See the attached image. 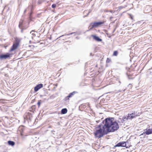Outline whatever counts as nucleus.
I'll use <instances>...</instances> for the list:
<instances>
[{
  "instance_id": "nucleus-1",
  "label": "nucleus",
  "mask_w": 152,
  "mask_h": 152,
  "mask_svg": "<svg viewBox=\"0 0 152 152\" xmlns=\"http://www.w3.org/2000/svg\"><path fill=\"white\" fill-rule=\"evenodd\" d=\"M104 124L102 128V124L101 123L98 125L96 129L99 128L94 132L95 137L99 138L102 137L104 135L107 134L110 132H112L108 118H106L102 122Z\"/></svg>"
},
{
  "instance_id": "nucleus-2",
  "label": "nucleus",
  "mask_w": 152,
  "mask_h": 152,
  "mask_svg": "<svg viewBox=\"0 0 152 152\" xmlns=\"http://www.w3.org/2000/svg\"><path fill=\"white\" fill-rule=\"evenodd\" d=\"M112 132H114L119 128V124L121 125L124 123L122 118H119L118 120H114V118L112 117L108 118Z\"/></svg>"
},
{
  "instance_id": "nucleus-3",
  "label": "nucleus",
  "mask_w": 152,
  "mask_h": 152,
  "mask_svg": "<svg viewBox=\"0 0 152 152\" xmlns=\"http://www.w3.org/2000/svg\"><path fill=\"white\" fill-rule=\"evenodd\" d=\"M29 25V23L27 21L23 20L22 19L20 20L19 22L18 27L20 29L21 33H24V31L28 27Z\"/></svg>"
},
{
  "instance_id": "nucleus-4",
  "label": "nucleus",
  "mask_w": 152,
  "mask_h": 152,
  "mask_svg": "<svg viewBox=\"0 0 152 152\" xmlns=\"http://www.w3.org/2000/svg\"><path fill=\"white\" fill-rule=\"evenodd\" d=\"M128 142L127 141L126 142L125 141H122L120 142L117 144L115 145L113 147V148H115L116 147H126V148H128L130 146L129 145H128Z\"/></svg>"
},
{
  "instance_id": "nucleus-5",
  "label": "nucleus",
  "mask_w": 152,
  "mask_h": 152,
  "mask_svg": "<svg viewBox=\"0 0 152 152\" xmlns=\"http://www.w3.org/2000/svg\"><path fill=\"white\" fill-rule=\"evenodd\" d=\"M20 42V40L19 39H15V42L13 43L11 49L9 50L10 52H11L15 50L18 47Z\"/></svg>"
},
{
  "instance_id": "nucleus-6",
  "label": "nucleus",
  "mask_w": 152,
  "mask_h": 152,
  "mask_svg": "<svg viewBox=\"0 0 152 152\" xmlns=\"http://www.w3.org/2000/svg\"><path fill=\"white\" fill-rule=\"evenodd\" d=\"M12 54L9 53H7L4 54H0V60H2L7 59H9L10 57H12Z\"/></svg>"
},
{
  "instance_id": "nucleus-7",
  "label": "nucleus",
  "mask_w": 152,
  "mask_h": 152,
  "mask_svg": "<svg viewBox=\"0 0 152 152\" xmlns=\"http://www.w3.org/2000/svg\"><path fill=\"white\" fill-rule=\"evenodd\" d=\"M144 132L141 134L140 136H143V138L145 137V134L148 135L152 134V128L151 129H146L144 130Z\"/></svg>"
},
{
  "instance_id": "nucleus-8",
  "label": "nucleus",
  "mask_w": 152,
  "mask_h": 152,
  "mask_svg": "<svg viewBox=\"0 0 152 152\" xmlns=\"http://www.w3.org/2000/svg\"><path fill=\"white\" fill-rule=\"evenodd\" d=\"M140 115V113H137V112H135L132 113L131 114H128V116L129 119L132 120L133 118L139 116Z\"/></svg>"
},
{
  "instance_id": "nucleus-9",
  "label": "nucleus",
  "mask_w": 152,
  "mask_h": 152,
  "mask_svg": "<svg viewBox=\"0 0 152 152\" xmlns=\"http://www.w3.org/2000/svg\"><path fill=\"white\" fill-rule=\"evenodd\" d=\"M0 103V110L3 112H5L8 110V107L7 105H1Z\"/></svg>"
},
{
  "instance_id": "nucleus-10",
  "label": "nucleus",
  "mask_w": 152,
  "mask_h": 152,
  "mask_svg": "<svg viewBox=\"0 0 152 152\" xmlns=\"http://www.w3.org/2000/svg\"><path fill=\"white\" fill-rule=\"evenodd\" d=\"M91 23L93 25V27L96 28L103 24L104 22L102 21H99L97 22H94V23Z\"/></svg>"
},
{
  "instance_id": "nucleus-11",
  "label": "nucleus",
  "mask_w": 152,
  "mask_h": 152,
  "mask_svg": "<svg viewBox=\"0 0 152 152\" xmlns=\"http://www.w3.org/2000/svg\"><path fill=\"white\" fill-rule=\"evenodd\" d=\"M43 87V85L42 83H40L36 86L34 88V91L35 92H37L39 89Z\"/></svg>"
},
{
  "instance_id": "nucleus-12",
  "label": "nucleus",
  "mask_w": 152,
  "mask_h": 152,
  "mask_svg": "<svg viewBox=\"0 0 152 152\" xmlns=\"http://www.w3.org/2000/svg\"><path fill=\"white\" fill-rule=\"evenodd\" d=\"M91 36L93 37L94 39L97 42H101L102 41V39H101L99 37L96 36V35H92Z\"/></svg>"
},
{
  "instance_id": "nucleus-13",
  "label": "nucleus",
  "mask_w": 152,
  "mask_h": 152,
  "mask_svg": "<svg viewBox=\"0 0 152 152\" xmlns=\"http://www.w3.org/2000/svg\"><path fill=\"white\" fill-rule=\"evenodd\" d=\"M26 127L25 126H23L22 127L20 128V134L21 136H23L24 135V133L25 130L26 129Z\"/></svg>"
},
{
  "instance_id": "nucleus-14",
  "label": "nucleus",
  "mask_w": 152,
  "mask_h": 152,
  "mask_svg": "<svg viewBox=\"0 0 152 152\" xmlns=\"http://www.w3.org/2000/svg\"><path fill=\"white\" fill-rule=\"evenodd\" d=\"M27 118L28 119V122L31 121L32 119V115L28 113V115L27 116Z\"/></svg>"
},
{
  "instance_id": "nucleus-15",
  "label": "nucleus",
  "mask_w": 152,
  "mask_h": 152,
  "mask_svg": "<svg viewBox=\"0 0 152 152\" xmlns=\"http://www.w3.org/2000/svg\"><path fill=\"white\" fill-rule=\"evenodd\" d=\"M67 112V110L66 108H64L61 110V114H66Z\"/></svg>"
},
{
  "instance_id": "nucleus-16",
  "label": "nucleus",
  "mask_w": 152,
  "mask_h": 152,
  "mask_svg": "<svg viewBox=\"0 0 152 152\" xmlns=\"http://www.w3.org/2000/svg\"><path fill=\"white\" fill-rule=\"evenodd\" d=\"M36 109V106L35 105L32 106L30 108H29V111L31 112H32L33 113L35 111Z\"/></svg>"
},
{
  "instance_id": "nucleus-17",
  "label": "nucleus",
  "mask_w": 152,
  "mask_h": 152,
  "mask_svg": "<svg viewBox=\"0 0 152 152\" xmlns=\"http://www.w3.org/2000/svg\"><path fill=\"white\" fill-rule=\"evenodd\" d=\"M77 92L76 91H74L72 93H69L68 96L69 97V98H71L75 94L77 93Z\"/></svg>"
},
{
  "instance_id": "nucleus-18",
  "label": "nucleus",
  "mask_w": 152,
  "mask_h": 152,
  "mask_svg": "<svg viewBox=\"0 0 152 152\" xmlns=\"http://www.w3.org/2000/svg\"><path fill=\"white\" fill-rule=\"evenodd\" d=\"M8 143L9 145L13 146L15 145V142L9 140L8 141Z\"/></svg>"
},
{
  "instance_id": "nucleus-19",
  "label": "nucleus",
  "mask_w": 152,
  "mask_h": 152,
  "mask_svg": "<svg viewBox=\"0 0 152 152\" xmlns=\"http://www.w3.org/2000/svg\"><path fill=\"white\" fill-rule=\"evenodd\" d=\"M122 121L123 122H124L125 121H127V120L129 119L128 117V116H124L122 118Z\"/></svg>"
},
{
  "instance_id": "nucleus-20",
  "label": "nucleus",
  "mask_w": 152,
  "mask_h": 152,
  "mask_svg": "<svg viewBox=\"0 0 152 152\" xmlns=\"http://www.w3.org/2000/svg\"><path fill=\"white\" fill-rule=\"evenodd\" d=\"M76 33V32H73L71 33H70L68 34H64L60 36V37H59V38H60V37H63V36H65V35L69 36V35L72 34H75Z\"/></svg>"
},
{
  "instance_id": "nucleus-21",
  "label": "nucleus",
  "mask_w": 152,
  "mask_h": 152,
  "mask_svg": "<svg viewBox=\"0 0 152 152\" xmlns=\"http://www.w3.org/2000/svg\"><path fill=\"white\" fill-rule=\"evenodd\" d=\"M94 28V27H93V25L92 24H91V23L90 24V25L89 26V27H88V28L89 29V30H91V29H92Z\"/></svg>"
},
{
  "instance_id": "nucleus-22",
  "label": "nucleus",
  "mask_w": 152,
  "mask_h": 152,
  "mask_svg": "<svg viewBox=\"0 0 152 152\" xmlns=\"http://www.w3.org/2000/svg\"><path fill=\"white\" fill-rule=\"evenodd\" d=\"M118 53V52L117 51L115 50L114 51L113 53V56H117Z\"/></svg>"
},
{
  "instance_id": "nucleus-23",
  "label": "nucleus",
  "mask_w": 152,
  "mask_h": 152,
  "mask_svg": "<svg viewBox=\"0 0 152 152\" xmlns=\"http://www.w3.org/2000/svg\"><path fill=\"white\" fill-rule=\"evenodd\" d=\"M69 97L68 96H67L65 97L64 100L65 101H66L67 100H69Z\"/></svg>"
},
{
  "instance_id": "nucleus-24",
  "label": "nucleus",
  "mask_w": 152,
  "mask_h": 152,
  "mask_svg": "<svg viewBox=\"0 0 152 152\" xmlns=\"http://www.w3.org/2000/svg\"><path fill=\"white\" fill-rule=\"evenodd\" d=\"M42 102V101L41 100H39L38 101V102L37 103V104L38 105V107H39L40 105L41 104V102Z\"/></svg>"
},
{
  "instance_id": "nucleus-25",
  "label": "nucleus",
  "mask_w": 152,
  "mask_h": 152,
  "mask_svg": "<svg viewBox=\"0 0 152 152\" xmlns=\"http://www.w3.org/2000/svg\"><path fill=\"white\" fill-rule=\"evenodd\" d=\"M127 77H128V78L130 80V79H132V78L131 77L132 76L131 75H129V74H127Z\"/></svg>"
},
{
  "instance_id": "nucleus-26",
  "label": "nucleus",
  "mask_w": 152,
  "mask_h": 152,
  "mask_svg": "<svg viewBox=\"0 0 152 152\" xmlns=\"http://www.w3.org/2000/svg\"><path fill=\"white\" fill-rule=\"evenodd\" d=\"M34 31L33 30H32L30 32V34H31V35H32V39H33V37H34V36H35V34H34V33H31L32 32V31Z\"/></svg>"
},
{
  "instance_id": "nucleus-27",
  "label": "nucleus",
  "mask_w": 152,
  "mask_h": 152,
  "mask_svg": "<svg viewBox=\"0 0 152 152\" xmlns=\"http://www.w3.org/2000/svg\"><path fill=\"white\" fill-rule=\"evenodd\" d=\"M56 4H53L51 7L52 8H54L56 7Z\"/></svg>"
},
{
  "instance_id": "nucleus-28",
  "label": "nucleus",
  "mask_w": 152,
  "mask_h": 152,
  "mask_svg": "<svg viewBox=\"0 0 152 152\" xmlns=\"http://www.w3.org/2000/svg\"><path fill=\"white\" fill-rule=\"evenodd\" d=\"M111 61V60L108 58H107V59L106 62L107 63L110 62Z\"/></svg>"
},
{
  "instance_id": "nucleus-29",
  "label": "nucleus",
  "mask_w": 152,
  "mask_h": 152,
  "mask_svg": "<svg viewBox=\"0 0 152 152\" xmlns=\"http://www.w3.org/2000/svg\"><path fill=\"white\" fill-rule=\"evenodd\" d=\"M124 8V7L121 6H119L118 7V9L120 10Z\"/></svg>"
},
{
  "instance_id": "nucleus-30",
  "label": "nucleus",
  "mask_w": 152,
  "mask_h": 152,
  "mask_svg": "<svg viewBox=\"0 0 152 152\" xmlns=\"http://www.w3.org/2000/svg\"><path fill=\"white\" fill-rule=\"evenodd\" d=\"M83 107V108L85 107V106L84 104H82L81 105H80V107Z\"/></svg>"
},
{
  "instance_id": "nucleus-31",
  "label": "nucleus",
  "mask_w": 152,
  "mask_h": 152,
  "mask_svg": "<svg viewBox=\"0 0 152 152\" xmlns=\"http://www.w3.org/2000/svg\"><path fill=\"white\" fill-rule=\"evenodd\" d=\"M38 4H41V2L40 1H38Z\"/></svg>"
},
{
  "instance_id": "nucleus-32",
  "label": "nucleus",
  "mask_w": 152,
  "mask_h": 152,
  "mask_svg": "<svg viewBox=\"0 0 152 152\" xmlns=\"http://www.w3.org/2000/svg\"><path fill=\"white\" fill-rule=\"evenodd\" d=\"M105 12H109V10H106L105 11Z\"/></svg>"
},
{
  "instance_id": "nucleus-33",
  "label": "nucleus",
  "mask_w": 152,
  "mask_h": 152,
  "mask_svg": "<svg viewBox=\"0 0 152 152\" xmlns=\"http://www.w3.org/2000/svg\"><path fill=\"white\" fill-rule=\"evenodd\" d=\"M109 12H110L111 13H112L113 12V11L112 10H109Z\"/></svg>"
},
{
  "instance_id": "nucleus-34",
  "label": "nucleus",
  "mask_w": 152,
  "mask_h": 152,
  "mask_svg": "<svg viewBox=\"0 0 152 152\" xmlns=\"http://www.w3.org/2000/svg\"><path fill=\"white\" fill-rule=\"evenodd\" d=\"M113 18V17L112 16H111V17H110V19H112Z\"/></svg>"
},
{
  "instance_id": "nucleus-35",
  "label": "nucleus",
  "mask_w": 152,
  "mask_h": 152,
  "mask_svg": "<svg viewBox=\"0 0 152 152\" xmlns=\"http://www.w3.org/2000/svg\"><path fill=\"white\" fill-rule=\"evenodd\" d=\"M96 122H97V123H98L100 122V121H99V120L97 121H96Z\"/></svg>"
},
{
  "instance_id": "nucleus-36",
  "label": "nucleus",
  "mask_w": 152,
  "mask_h": 152,
  "mask_svg": "<svg viewBox=\"0 0 152 152\" xmlns=\"http://www.w3.org/2000/svg\"><path fill=\"white\" fill-rule=\"evenodd\" d=\"M26 9L25 10H24V13H25V12H26Z\"/></svg>"
},
{
  "instance_id": "nucleus-37",
  "label": "nucleus",
  "mask_w": 152,
  "mask_h": 152,
  "mask_svg": "<svg viewBox=\"0 0 152 152\" xmlns=\"http://www.w3.org/2000/svg\"><path fill=\"white\" fill-rule=\"evenodd\" d=\"M129 86H130V87H131V85L130 84H129Z\"/></svg>"
},
{
  "instance_id": "nucleus-38",
  "label": "nucleus",
  "mask_w": 152,
  "mask_h": 152,
  "mask_svg": "<svg viewBox=\"0 0 152 152\" xmlns=\"http://www.w3.org/2000/svg\"><path fill=\"white\" fill-rule=\"evenodd\" d=\"M92 56V53H91L90 54V56Z\"/></svg>"
},
{
  "instance_id": "nucleus-39",
  "label": "nucleus",
  "mask_w": 152,
  "mask_h": 152,
  "mask_svg": "<svg viewBox=\"0 0 152 152\" xmlns=\"http://www.w3.org/2000/svg\"><path fill=\"white\" fill-rule=\"evenodd\" d=\"M76 38L77 39H78V37H76Z\"/></svg>"
},
{
  "instance_id": "nucleus-40",
  "label": "nucleus",
  "mask_w": 152,
  "mask_h": 152,
  "mask_svg": "<svg viewBox=\"0 0 152 152\" xmlns=\"http://www.w3.org/2000/svg\"><path fill=\"white\" fill-rule=\"evenodd\" d=\"M32 14V13L31 12L30 14V16H31V15Z\"/></svg>"
},
{
  "instance_id": "nucleus-41",
  "label": "nucleus",
  "mask_w": 152,
  "mask_h": 152,
  "mask_svg": "<svg viewBox=\"0 0 152 152\" xmlns=\"http://www.w3.org/2000/svg\"><path fill=\"white\" fill-rule=\"evenodd\" d=\"M80 34V33H77V35H79Z\"/></svg>"
},
{
  "instance_id": "nucleus-42",
  "label": "nucleus",
  "mask_w": 152,
  "mask_h": 152,
  "mask_svg": "<svg viewBox=\"0 0 152 152\" xmlns=\"http://www.w3.org/2000/svg\"><path fill=\"white\" fill-rule=\"evenodd\" d=\"M115 29L113 31V32H114L115 31Z\"/></svg>"
}]
</instances>
